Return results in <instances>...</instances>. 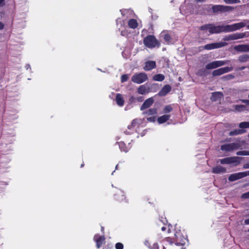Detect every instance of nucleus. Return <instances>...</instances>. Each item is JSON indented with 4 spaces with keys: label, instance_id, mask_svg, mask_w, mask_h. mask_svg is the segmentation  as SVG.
I'll return each instance as SVG.
<instances>
[{
    "label": "nucleus",
    "instance_id": "obj_1",
    "mask_svg": "<svg viewBox=\"0 0 249 249\" xmlns=\"http://www.w3.org/2000/svg\"><path fill=\"white\" fill-rule=\"evenodd\" d=\"M148 79L146 73L144 72L136 73L131 77V81L138 84H140L145 82Z\"/></svg>",
    "mask_w": 249,
    "mask_h": 249
},
{
    "label": "nucleus",
    "instance_id": "obj_2",
    "mask_svg": "<svg viewBox=\"0 0 249 249\" xmlns=\"http://www.w3.org/2000/svg\"><path fill=\"white\" fill-rule=\"evenodd\" d=\"M230 62L229 60H216L208 63L205 66L207 70L214 69L226 64H228Z\"/></svg>",
    "mask_w": 249,
    "mask_h": 249
},
{
    "label": "nucleus",
    "instance_id": "obj_3",
    "mask_svg": "<svg viewBox=\"0 0 249 249\" xmlns=\"http://www.w3.org/2000/svg\"><path fill=\"white\" fill-rule=\"evenodd\" d=\"M247 33L248 32L236 33L235 34L229 35L224 37V40L225 41H230L242 39L248 36H247Z\"/></svg>",
    "mask_w": 249,
    "mask_h": 249
},
{
    "label": "nucleus",
    "instance_id": "obj_4",
    "mask_svg": "<svg viewBox=\"0 0 249 249\" xmlns=\"http://www.w3.org/2000/svg\"><path fill=\"white\" fill-rule=\"evenodd\" d=\"M144 44L148 48H154L158 43V41L153 36H148L143 40Z\"/></svg>",
    "mask_w": 249,
    "mask_h": 249
},
{
    "label": "nucleus",
    "instance_id": "obj_5",
    "mask_svg": "<svg viewBox=\"0 0 249 249\" xmlns=\"http://www.w3.org/2000/svg\"><path fill=\"white\" fill-rule=\"evenodd\" d=\"M240 145L239 143H231L223 144L221 146V150L226 152H231L240 148Z\"/></svg>",
    "mask_w": 249,
    "mask_h": 249
},
{
    "label": "nucleus",
    "instance_id": "obj_6",
    "mask_svg": "<svg viewBox=\"0 0 249 249\" xmlns=\"http://www.w3.org/2000/svg\"><path fill=\"white\" fill-rule=\"evenodd\" d=\"M232 70H233L232 67H224V68H219V69H218L217 70L213 71L212 72V74L214 76H219V75H221L224 73L230 72V71H232Z\"/></svg>",
    "mask_w": 249,
    "mask_h": 249
},
{
    "label": "nucleus",
    "instance_id": "obj_7",
    "mask_svg": "<svg viewBox=\"0 0 249 249\" xmlns=\"http://www.w3.org/2000/svg\"><path fill=\"white\" fill-rule=\"evenodd\" d=\"M239 157H232L226 158L220 160V162L221 164H231L235 163V165H237L239 163L240 161L238 160Z\"/></svg>",
    "mask_w": 249,
    "mask_h": 249
},
{
    "label": "nucleus",
    "instance_id": "obj_8",
    "mask_svg": "<svg viewBox=\"0 0 249 249\" xmlns=\"http://www.w3.org/2000/svg\"><path fill=\"white\" fill-rule=\"evenodd\" d=\"M227 45V43L225 42L213 43L211 44H208L204 46V49L208 50H212L214 49H217L221 48Z\"/></svg>",
    "mask_w": 249,
    "mask_h": 249
},
{
    "label": "nucleus",
    "instance_id": "obj_9",
    "mask_svg": "<svg viewBox=\"0 0 249 249\" xmlns=\"http://www.w3.org/2000/svg\"><path fill=\"white\" fill-rule=\"evenodd\" d=\"M176 237V244L177 245H183L186 243V239L185 238L180 232L176 231L175 233Z\"/></svg>",
    "mask_w": 249,
    "mask_h": 249
},
{
    "label": "nucleus",
    "instance_id": "obj_10",
    "mask_svg": "<svg viewBox=\"0 0 249 249\" xmlns=\"http://www.w3.org/2000/svg\"><path fill=\"white\" fill-rule=\"evenodd\" d=\"M234 49L239 52H249V44H241L235 46Z\"/></svg>",
    "mask_w": 249,
    "mask_h": 249
},
{
    "label": "nucleus",
    "instance_id": "obj_11",
    "mask_svg": "<svg viewBox=\"0 0 249 249\" xmlns=\"http://www.w3.org/2000/svg\"><path fill=\"white\" fill-rule=\"evenodd\" d=\"M244 177H245L244 172H239L231 175L229 177V180L233 181Z\"/></svg>",
    "mask_w": 249,
    "mask_h": 249
},
{
    "label": "nucleus",
    "instance_id": "obj_12",
    "mask_svg": "<svg viewBox=\"0 0 249 249\" xmlns=\"http://www.w3.org/2000/svg\"><path fill=\"white\" fill-rule=\"evenodd\" d=\"M171 90V87L169 85L164 86L159 92L158 95L160 96H164Z\"/></svg>",
    "mask_w": 249,
    "mask_h": 249
},
{
    "label": "nucleus",
    "instance_id": "obj_13",
    "mask_svg": "<svg viewBox=\"0 0 249 249\" xmlns=\"http://www.w3.org/2000/svg\"><path fill=\"white\" fill-rule=\"evenodd\" d=\"M94 240L96 242V247L99 248L105 241V238L104 236H99L96 234L94 237Z\"/></svg>",
    "mask_w": 249,
    "mask_h": 249
},
{
    "label": "nucleus",
    "instance_id": "obj_14",
    "mask_svg": "<svg viewBox=\"0 0 249 249\" xmlns=\"http://www.w3.org/2000/svg\"><path fill=\"white\" fill-rule=\"evenodd\" d=\"M156 66V62L154 61H148L145 62V66L143 67V69L145 71H150L154 69Z\"/></svg>",
    "mask_w": 249,
    "mask_h": 249
},
{
    "label": "nucleus",
    "instance_id": "obj_15",
    "mask_svg": "<svg viewBox=\"0 0 249 249\" xmlns=\"http://www.w3.org/2000/svg\"><path fill=\"white\" fill-rule=\"evenodd\" d=\"M154 103L153 98H149L146 99L141 107V110H143L150 107Z\"/></svg>",
    "mask_w": 249,
    "mask_h": 249
},
{
    "label": "nucleus",
    "instance_id": "obj_16",
    "mask_svg": "<svg viewBox=\"0 0 249 249\" xmlns=\"http://www.w3.org/2000/svg\"><path fill=\"white\" fill-rule=\"evenodd\" d=\"M245 27V23L244 22L243 20L240 22L235 23L231 24L232 31V32L239 30L241 28Z\"/></svg>",
    "mask_w": 249,
    "mask_h": 249
},
{
    "label": "nucleus",
    "instance_id": "obj_17",
    "mask_svg": "<svg viewBox=\"0 0 249 249\" xmlns=\"http://www.w3.org/2000/svg\"><path fill=\"white\" fill-rule=\"evenodd\" d=\"M223 94L220 92H215L212 93L211 99L213 101L220 100L223 97Z\"/></svg>",
    "mask_w": 249,
    "mask_h": 249
},
{
    "label": "nucleus",
    "instance_id": "obj_18",
    "mask_svg": "<svg viewBox=\"0 0 249 249\" xmlns=\"http://www.w3.org/2000/svg\"><path fill=\"white\" fill-rule=\"evenodd\" d=\"M116 102L117 104L120 107H122L124 105V101L123 96L119 93L116 94Z\"/></svg>",
    "mask_w": 249,
    "mask_h": 249
},
{
    "label": "nucleus",
    "instance_id": "obj_19",
    "mask_svg": "<svg viewBox=\"0 0 249 249\" xmlns=\"http://www.w3.org/2000/svg\"><path fill=\"white\" fill-rule=\"evenodd\" d=\"M210 34H218L221 33V26H215L213 24H211V28L210 30Z\"/></svg>",
    "mask_w": 249,
    "mask_h": 249
},
{
    "label": "nucleus",
    "instance_id": "obj_20",
    "mask_svg": "<svg viewBox=\"0 0 249 249\" xmlns=\"http://www.w3.org/2000/svg\"><path fill=\"white\" fill-rule=\"evenodd\" d=\"M128 26L133 29H136L138 26V23L135 19H130L128 21Z\"/></svg>",
    "mask_w": 249,
    "mask_h": 249
},
{
    "label": "nucleus",
    "instance_id": "obj_21",
    "mask_svg": "<svg viewBox=\"0 0 249 249\" xmlns=\"http://www.w3.org/2000/svg\"><path fill=\"white\" fill-rule=\"evenodd\" d=\"M142 120L141 119H134L131 124L128 126V128L129 129H131L132 128L134 127L136 125H140V124H142Z\"/></svg>",
    "mask_w": 249,
    "mask_h": 249
},
{
    "label": "nucleus",
    "instance_id": "obj_22",
    "mask_svg": "<svg viewBox=\"0 0 249 249\" xmlns=\"http://www.w3.org/2000/svg\"><path fill=\"white\" fill-rule=\"evenodd\" d=\"M121 13L123 16H126V18H131L134 14L132 10L130 9H124L121 10Z\"/></svg>",
    "mask_w": 249,
    "mask_h": 249
},
{
    "label": "nucleus",
    "instance_id": "obj_23",
    "mask_svg": "<svg viewBox=\"0 0 249 249\" xmlns=\"http://www.w3.org/2000/svg\"><path fill=\"white\" fill-rule=\"evenodd\" d=\"M221 31L224 33L232 32L231 24L220 25Z\"/></svg>",
    "mask_w": 249,
    "mask_h": 249
},
{
    "label": "nucleus",
    "instance_id": "obj_24",
    "mask_svg": "<svg viewBox=\"0 0 249 249\" xmlns=\"http://www.w3.org/2000/svg\"><path fill=\"white\" fill-rule=\"evenodd\" d=\"M170 118V115L165 114L162 115L158 118V122L159 124H161L166 122Z\"/></svg>",
    "mask_w": 249,
    "mask_h": 249
},
{
    "label": "nucleus",
    "instance_id": "obj_25",
    "mask_svg": "<svg viewBox=\"0 0 249 249\" xmlns=\"http://www.w3.org/2000/svg\"><path fill=\"white\" fill-rule=\"evenodd\" d=\"M212 172L215 174L223 173L226 172V169L221 166H217L213 169Z\"/></svg>",
    "mask_w": 249,
    "mask_h": 249
},
{
    "label": "nucleus",
    "instance_id": "obj_26",
    "mask_svg": "<svg viewBox=\"0 0 249 249\" xmlns=\"http://www.w3.org/2000/svg\"><path fill=\"white\" fill-rule=\"evenodd\" d=\"M148 92L149 90L145 85H142L138 89V92L140 94H145Z\"/></svg>",
    "mask_w": 249,
    "mask_h": 249
},
{
    "label": "nucleus",
    "instance_id": "obj_27",
    "mask_svg": "<svg viewBox=\"0 0 249 249\" xmlns=\"http://www.w3.org/2000/svg\"><path fill=\"white\" fill-rule=\"evenodd\" d=\"M160 36L163 38L167 43H169L170 42L171 37L168 34L165 32H162L160 34Z\"/></svg>",
    "mask_w": 249,
    "mask_h": 249
},
{
    "label": "nucleus",
    "instance_id": "obj_28",
    "mask_svg": "<svg viewBox=\"0 0 249 249\" xmlns=\"http://www.w3.org/2000/svg\"><path fill=\"white\" fill-rule=\"evenodd\" d=\"M165 78V77L162 74H158L155 75L153 77V79L155 81H162Z\"/></svg>",
    "mask_w": 249,
    "mask_h": 249
},
{
    "label": "nucleus",
    "instance_id": "obj_29",
    "mask_svg": "<svg viewBox=\"0 0 249 249\" xmlns=\"http://www.w3.org/2000/svg\"><path fill=\"white\" fill-rule=\"evenodd\" d=\"M233 9V7L221 5V12H230Z\"/></svg>",
    "mask_w": 249,
    "mask_h": 249
},
{
    "label": "nucleus",
    "instance_id": "obj_30",
    "mask_svg": "<svg viewBox=\"0 0 249 249\" xmlns=\"http://www.w3.org/2000/svg\"><path fill=\"white\" fill-rule=\"evenodd\" d=\"M249 59V55L245 54L239 56L238 60L241 62H247Z\"/></svg>",
    "mask_w": 249,
    "mask_h": 249
},
{
    "label": "nucleus",
    "instance_id": "obj_31",
    "mask_svg": "<svg viewBox=\"0 0 249 249\" xmlns=\"http://www.w3.org/2000/svg\"><path fill=\"white\" fill-rule=\"evenodd\" d=\"M243 132H244V131L242 130H240V129L235 130L230 132L229 135L230 136L242 134Z\"/></svg>",
    "mask_w": 249,
    "mask_h": 249
},
{
    "label": "nucleus",
    "instance_id": "obj_32",
    "mask_svg": "<svg viewBox=\"0 0 249 249\" xmlns=\"http://www.w3.org/2000/svg\"><path fill=\"white\" fill-rule=\"evenodd\" d=\"M213 11L214 13L221 12V5H215L212 7Z\"/></svg>",
    "mask_w": 249,
    "mask_h": 249
},
{
    "label": "nucleus",
    "instance_id": "obj_33",
    "mask_svg": "<svg viewBox=\"0 0 249 249\" xmlns=\"http://www.w3.org/2000/svg\"><path fill=\"white\" fill-rule=\"evenodd\" d=\"M239 127L241 128H249V122H244L240 123Z\"/></svg>",
    "mask_w": 249,
    "mask_h": 249
},
{
    "label": "nucleus",
    "instance_id": "obj_34",
    "mask_svg": "<svg viewBox=\"0 0 249 249\" xmlns=\"http://www.w3.org/2000/svg\"><path fill=\"white\" fill-rule=\"evenodd\" d=\"M119 145L120 149L122 151H123L125 152H126L128 151V149H127L125 147V144L123 142H119Z\"/></svg>",
    "mask_w": 249,
    "mask_h": 249
},
{
    "label": "nucleus",
    "instance_id": "obj_35",
    "mask_svg": "<svg viewBox=\"0 0 249 249\" xmlns=\"http://www.w3.org/2000/svg\"><path fill=\"white\" fill-rule=\"evenodd\" d=\"M227 4H234L240 2V0H223Z\"/></svg>",
    "mask_w": 249,
    "mask_h": 249
},
{
    "label": "nucleus",
    "instance_id": "obj_36",
    "mask_svg": "<svg viewBox=\"0 0 249 249\" xmlns=\"http://www.w3.org/2000/svg\"><path fill=\"white\" fill-rule=\"evenodd\" d=\"M245 108L246 107L244 105H237L235 106V109L239 111L244 110Z\"/></svg>",
    "mask_w": 249,
    "mask_h": 249
},
{
    "label": "nucleus",
    "instance_id": "obj_37",
    "mask_svg": "<svg viewBox=\"0 0 249 249\" xmlns=\"http://www.w3.org/2000/svg\"><path fill=\"white\" fill-rule=\"evenodd\" d=\"M237 155H249V151H240L236 153Z\"/></svg>",
    "mask_w": 249,
    "mask_h": 249
},
{
    "label": "nucleus",
    "instance_id": "obj_38",
    "mask_svg": "<svg viewBox=\"0 0 249 249\" xmlns=\"http://www.w3.org/2000/svg\"><path fill=\"white\" fill-rule=\"evenodd\" d=\"M211 24H206L200 27V29L202 30H208L210 32Z\"/></svg>",
    "mask_w": 249,
    "mask_h": 249
},
{
    "label": "nucleus",
    "instance_id": "obj_39",
    "mask_svg": "<svg viewBox=\"0 0 249 249\" xmlns=\"http://www.w3.org/2000/svg\"><path fill=\"white\" fill-rule=\"evenodd\" d=\"M172 110V108L170 106H167L164 108V113H169Z\"/></svg>",
    "mask_w": 249,
    "mask_h": 249
},
{
    "label": "nucleus",
    "instance_id": "obj_40",
    "mask_svg": "<svg viewBox=\"0 0 249 249\" xmlns=\"http://www.w3.org/2000/svg\"><path fill=\"white\" fill-rule=\"evenodd\" d=\"M128 79V76L127 74H124L121 76V82L124 83Z\"/></svg>",
    "mask_w": 249,
    "mask_h": 249
},
{
    "label": "nucleus",
    "instance_id": "obj_41",
    "mask_svg": "<svg viewBox=\"0 0 249 249\" xmlns=\"http://www.w3.org/2000/svg\"><path fill=\"white\" fill-rule=\"evenodd\" d=\"M124 246L121 243H117L115 245L116 249H123Z\"/></svg>",
    "mask_w": 249,
    "mask_h": 249
},
{
    "label": "nucleus",
    "instance_id": "obj_42",
    "mask_svg": "<svg viewBox=\"0 0 249 249\" xmlns=\"http://www.w3.org/2000/svg\"><path fill=\"white\" fill-rule=\"evenodd\" d=\"M157 112V109L156 108H151L148 110V114L153 115L156 114Z\"/></svg>",
    "mask_w": 249,
    "mask_h": 249
},
{
    "label": "nucleus",
    "instance_id": "obj_43",
    "mask_svg": "<svg viewBox=\"0 0 249 249\" xmlns=\"http://www.w3.org/2000/svg\"><path fill=\"white\" fill-rule=\"evenodd\" d=\"M241 197L244 199H249V192L243 194L241 196Z\"/></svg>",
    "mask_w": 249,
    "mask_h": 249
},
{
    "label": "nucleus",
    "instance_id": "obj_44",
    "mask_svg": "<svg viewBox=\"0 0 249 249\" xmlns=\"http://www.w3.org/2000/svg\"><path fill=\"white\" fill-rule=\"evenodd\" d=\"M243 21L245 23V26L249 30V19H244Z\"/></svg>",
    "mask_w": 249,
    "mask_h": 249
},
{
    "label": "nucleus",
    "instance_id": "obj_45",
    "mask_svg": "<svg viewBox=\"0 0 249 249\" xmlns=\"http://www.w3.org/2000/svg\"><path fill=\"white\" fill-rule=\"evenodd\" d=\"M167 228H168V232H170V229L169 228V226H163L161 228V230L162 231H165Z\"/></svg>",
    "mask_w": 249,
    "mask_h": 249
},
{
    "label": "nucleus",
    "instance_id": "obj_46",
    "mask_svg": "<svg viewBox=\"0 0 249 249\" xmlns=\"http://www.w3.org/2000/svg\"><path fill=\"white\" fill-rule=\"evenodd\" d=\"M227 79H231L234 78V76L232 74H229L226 76Z\"/></svg>",
    "mask_w": 249,
    "mask_h": 249
},
{
    "label": "nucleus",
    "instance_id": "obj_47",
    "mask_svg": "<svg viewBox=\"0 0 249 249\" xmlns=\"http://www.w3.org/2000/svg\"><path fill=\"white\" fill-rule=\"evenodd\" d=\"M147 121L149 122H154L155 121V117H149L147 118Z\"/></svg>",
    "mask_w": 249,
    "mask_h": 249
},
{
    "label": "nucleus",
    "instance_id": "obj_48",
    "mask_svg": "<svg viewBox=\"0 0 249 249\" xmlns=\"http://www.w3.org/2000/svg\"><path fill=\"white\" fill-rule=\"evenodd\" d=\"M4 27V25L1 22H0V30H2Z\"/></svg>",
    "mask_w": 249,
    "mask_h": 249
},
{
    "label": "nucleus",
    "instance_id": "obj_49",
    "mask_svg": "<svg viewBox=\"0 0 249 249\" xmlns=\"http://www.w3.org/2000/svg\"><path fill=\"white\" fill-rule=\"evenodd\" d=\"M244 168L245 169L249 168V163L246 164L244 165Z\"/></svg>",
    "mask_w": 249,
    "mask_h": 249
},
{
    "label": "nucleus",
    "instance_id": "obj_50",
    "mask_svg": "<svg viewBox=\"0 0 249 249\" xmlns=\"http://www.w3.org/2000/svg\"><path fill=\"white\" fill-rule=\"evenodd\" d=\"M153 248H154V249H159L158 244H154L153 245Z\"/></svg>",
    "mask_w": 249,
    "mask_h": 249
},
{
    "label": "nucleus",
    "instance_id": "obj_51",
    "mask_svg": "<svg viewBox=\"0 0 249 249\" xmlns=\"http://www.w3.org/2000/svg\"><path fill=\"white\" fill-rule=\"evenodd\" d=\"M245 224H246V225H249V218L247 219H246L245 220Z\"/></svg>",
    "mask_w": 249,
    "mask_h": 249
},
{
    "label": "nucleus",
    "instance_id": "obj_52",
    "mask_svg": "<svg viewBox=\"0 0 249 249\" xmlns=\"http://www.w3.org/2000/svg\"><path fill=\"white\" fill-rule=\"evenodd\" d=\"M245 177L249 176V171L244 172Z\"/></svg>",
    "mask_w": 249,
    "mask_h": 249
},
{
    "label": "nucleus",
    "instance_id": "obj_53",
    "mask_svg": "<svg viewBox=\"0 0 249 249\" xmlns=\"http://www.w3.org/2000/svg\"><path fill=\"white\" fill-rule=\"evenodd\" d=\"M25 68L26 70H28L29 69H31L30 65L29 64H26L25 66Z\"/></svg>",
    "mask_w": 249,
    "mask_h": 249
},
{
    "label": "nucleus",
    "instance_id": "obj_54",
    "mask_svg": "<svg viewBox=\"0 0 249 249\" xmlns=\"http://www.w3.org/2000/svg\"><path fill=\"white\" fill-rule=\"evenodd\" d=\"M3 1L4 0H0V6H2L3 5Z\"/></svg>",
    "mask_w": 249,
    "mask_h": 249
},
{
    "label": "nucleus",
    "instance_id": "obj_55",
    "mask_svg": "<svg viewBox=\"0 0 249 249\" xmlns=\"http://www.w3.org/2000/svg\"><path fill=\"white\" fill-rule=\"evenodd\" d=\"M206 0H196V1L197 2H203L204 1H205Z\"/></svg>",
    "mask_w": 249,
    "mask_h": 249
},
{
    "label": "nucleus",
    "instance_id": "obj_56",
    "mask_svg": "<svg viewBox=\"0 0 249 249\" xmlns=\"http://www.w3.org/2000/svg\"><path fill=\"white\" fill-rule=\"evenodd\" d=\"M245 69V67H242L239 68L238 70H244Z\"/></svg>",
    "mask_w": 249,
    "mask_h": 249
},
{
    "label": "nucleus",
    "instance_id": "obj_57",
    "mask_svg": "<svg viewBox=\"0 0 249 249\" xmlns=\"http://www.w3.org/2000/svg\"><path fill=\"white\" fill-rule=\"evenodd\" d=\"M121 35L122 36H125V34L123 32V31H121Z\"/></svg>",
    "mask_w": 249,
    "mask_h": 249
},
{
    "label": "nucleus",
    "instance_id": "obj_58",
    "mask_svg": "<svg viewBox=\"0 0 249 249\" xmlns=\"http://www.w3.org/2000/svg\"><path fill=\"white\" fill-rule=\"evenodd\" d=\"M201 71H202V70L198 72V74H199L201 75Z\"/></svg>",
    "mask_w": 249,
    "mask_h": 249
},
{
    "label": "nucleus",
    "instance_id": "obj_59",
    "mask_svg": "<svg viewBox=\"0 0 249 249\" xmlns=\"http://www.w3.org/2000/svg\"><path fill=\"white\" fill-rule=\"evenodd\" d=\"M101 230H102V231H104V228H103V227H102V228H101Z\"/></svg>",
    "mask_w": 249,
    "mask_h": 249
},
{
    "label": "nucleus",
    "instance_id": "obj_60",
    "mask_svg": "<svg viewBox=\"0 0 249 249\" xmlns=\"http://www.w3.org/2000/svg\"><path fill=\"white\" fill-rule=\"evenodd\" d=\"M118 20H119V19H117V20H116L117 24H118Z\"/></svg>",
    "mask_w": 249,
    "mask_h": 249
},
{
    "label": "nucleus",
    "instance_id": "obj_61",
    "mask_svg": "<svg viewBox=\"0 0 249 249\" xmlns=\"http://www.w3.org/2000/svg\"><path fill=\"white\" fill-rule=\"evenodd\" d=\"M117 167H118V165H117L116 166V169H117Z\"/></svg>",
    "mask_w": 249,
    "mask_h": 249
},
{
    "label": "nucleus",
    "instance_id": "obj_62",
    "mask_svg": "<svg viewBox=\"0 0 249 249\" xmlns=\"http://www.w3.org/2000/svg\"><path fill=\"white\" fill-rule=\"evenodd\" d=\"M113 173H114V171H113V173H112V175L113 174Z\"/></svg>",
    "mask_w": 249,
    "mask_h": 249
},
{
    "label": "nucleus",
    "instance_id": "obj_63",
    "mask_svg": "<svg viewBox=\"0 0 249 249\" xmlns=\"http://www.w3.org/2000/svg\"><path fill=\"white\" fill-rule=\"evenodd\" d=\"M113 173H114V171H113V173H112V175L113 174Z\"/></svg>",
    "mask_w": 249,
    "mask_h": 249
},
{
    "label": "nucleus",
    "instance_id": "obj_64",
    "mask_svg": "<svg viewBox=\"0 0 249 249\" xmlns=\"http://www.w3.org/2000/svg\"><path fill=\"white\" fill-rule=\"evenodd\" d=\"M248 136H249V135H248Z\"/></svg>",
    "mask_w": 249,
    "mask_h": 249
}]
</instances>
